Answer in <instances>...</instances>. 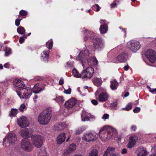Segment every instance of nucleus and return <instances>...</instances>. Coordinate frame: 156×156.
I'll return each mask as SVG.
<instances>
[{
    "instance_id": "f257e3e1",
    "label": "nucleus",
    "mask_w": 156,
    "mask_h": 156,
    "mask_svg": "<svg viewBox=\"0 0 156 156\" xmlns=\"http://www.w3.org/2000/svg\"><path fill=\"white\" fill-rule=\"evenodd\" d=\"M94 35V34L91 32L86 33L84 41L86 42L87 40H92L94 48L98 51H101L105 46V41L102 38L95 37Z\"/></svg>"
},
{
    "instance_id": "f03ea898",
    "label": "nucleus",
    "mask_w": 156,
    "mask_h": 156,
    "mask_svg": "<svg viewBox=\"0 0 156 156\" xmlns=\"http://www.w3.org/2000/svg\"><path fill=\"white\" fill-rule=\"evenodd\" d=\"M52 115V110L48 108L44 110L39 114L37 119L38 122L41 124L46 125L49 122Z\"/></svg>"
},
{
    "instance_id": "7ed1b4c3",
    "label": "nucleus",
    "mask_w": 156,
    "mask_h": 156,
    "mask_svg": "<svg viewBox=\"0 0 156 156\" xmlns=\"http://www.w3.org/2000/svg\"><path fill=\"white\" fill-rule=\"evenodd\" d=\"M31 91L30 88L25 86L22 88L16 90V93L21 98L28 99L31 95Z\"/></svg>"
},
{
    "instance_id": "20e7f679",
    "label": "nucleus",
    "mask_w": 156,
    "mask_h": 156,
    "mask_svg": "<svg viewBox=\"0 0 156 156\" xmlns=\"http://www.w3.org/2000/svg\"><path fill=\"white\" fill-rule=\"evenodd\" d=\"M99 136L102 141H105L110 139L111 137V132L105 127H103L99 132Z\"/></svg>"
},
{
    "instance_id": "39448f33",
    "label": "nucleus",
    "mask_w": 156,
    "mask_h": 156,
    "mask_svg": "<svg viewBox=\"0 0 156 156\" xmlns=\"http://www.w3.org/2000/svg\"><path fill=\"white\" fill-rule=\"evenodd\" d=\"M94 73V70L91 67H87L85 69L83 70L81 74V78L86 79H90Z\"/></svg>"
},
{
    "instance_id": "423d86ee",
    "label": "nucleus",
    "mask_w": 156,
    "mask_h": 156,
    "mask_svg": "<svg viewBox=\"0 0 156 156\" xmlns=\"http://www.w3.org/2000/svg\"><path fill=\"white\" fill-rule=\"evenodd\" d=\"M43 140V137L39 135H34L31 137V140L33 144L37 148H39L42 146Z\"/></svg>"
},
{
    "instance_id": "0eeeda50",
    "label": "nucleus",
    "mask_w": 156,
    "mask_h": 156,
    "mask_svg": "<svg viewBox=\"0 0 156 156\" xmlns=\"http://www.w3.org/2000/svg\"><path fill=\"white\" fill-rule=\"evenodd\" d=\"M128 47L131 51L135 52L138 50L141 47V44L137 41L131 40L127 44Z\"/></svg>"
},
{
    "instance_id": "6e6552de",
    "label": "nucleus",
    "mask_w": 156,
    "mask_h": 156,
    "mask_svg": "<svg viewBox=\"0 0 156 156\" xmlns=\"http://www.w3.org/2000/svg\"><path fill=\"white\" fill-rule=\"evenodd\" d=\"M21 148L27 151H30L33 148V146L28 139H23L21 142Z\"/></svg>"
},
{
    "instance_id": "1a4fd4ad",
    "label": "nucleus",
    "mask_w": 156,
    "mask_h": 156,
    "mask_svg": "<svg viewBox=\"0 0 156 156\" xmlns=\"http://www.w3.org/2000/svg\"><path fill=\"white\" fill-rule=\"evenodd\" d=\"M145 56L152 63H154L156 60V53L152 49L147 50L146 52Z\"/></svg>"
},
{
    "instance_id": "9d476101",
    "label": "nucleus",
    "mask_w": 156,
    "mask_h": 156,
    "mask_svg": "<svg viewBox=\"0 0 156 156\" xmlns=\"http://www.w3.org/2000/svg\"><path fill=\"white\" fill-rule=\"evenodd\" d=\"M97 137V134L95 133H88L84 134L82 139L86 142H90L94 141Z\"/></svg>"
},
{
    "instance_id": "9b49d317",
    "label": "nucleus",
    "mask_w": 156,
    "mask_h": 156,
    "mask_svg": "<svg viewBox=\"0 0 156 156\" xmlns=\"http://www.w3.org/2000/svg\"><path fill=\"white\" fill-rule=\"evenodd\" d=\"M90 54L89 50L86 48L84 51L80 52L76 58V59L83 62V61L86 59Z\"/></svg>"
},
{
    "instance_id": "f8f14e48",
    "label": "nucleus",
    "mask_w": 156,
    "mask_h": 156,
    "mask_svg": "<svg viewBox=\"0 0 156 156\" xmlns=\"http://www.w3.org/2000/svg\"><path fill=\"white\" fill-rule=\"evenodd\" d=\"M17 123L19 126L23 128L27 126L29 124L28 121L23 116H22L18 120Z\"/></svg>"
},
{
    "instance_id": "ddd939ff",
    "label": "nucleus",
    "mask_w": 156,
    "mask_h": 156,
    "mask_svg": "<svg viewBox=\"0 0 156 156\" xmlns=\"http://www.w3.org/2000/svg\"><path fill=\"white\" fill-rule=\"evenodd\" d=\"M128 56V55L127 53L123 52L117 57L116 60L120 62L125 63L127 60Z\"/></svg>"
},
{
    "instance_id": "4468645a",
    "label": "nucleus",
    "mask_w": 156,
    "mask_h": 156,
    "mask_svg": "<svg viewBox=\"0 0 156 156\" xmlns=\"http://www.w3.org/2000/svg\"><path fill=\"white\" fill-rule=\"evenodd\" d=\"M7 140L9 144L13 145L16 141L17 137L14 133H10L7 135Z\"/></svg>"
},
{
    "instance_id": "2eb2a0df",
    "label": "nucleus",
    "mask_w": 156,
    "mask_h": 156,
    "mask_svg": "<svg viewBox=\"0 0 156 156\" xmlns=\"http://www.w3.org/2000/svg\"><path fill=\"white\" fill-rule=\"evenodd\" d=\"M77 102L75 99L72 98L69 100L66 101L65 105V106L69 109L76 106Z\"/></svg>"
},
{
    "instance_id": "dca6fc26",
    "label": "nucleus",
    "mask_w": 156,
    "mask_h": 156,
    "mask_svg": "<svg viewBox=\"0 0 156 156\" xmlns=\"http://www.w3.org/2000/svg\"><path fill=\"white\" fill-rule=\"evenodd\" d=\"M44 86H41V83H39L36 84L33 88V92L35 94H37L44 89Z\"/></svg>"
},
{
    "instance_id": "f3484780",
    "label": "nucleus",
    "mask_w": 156,
    "mask_h": 156,
    "mask_svg": "<svg viewBox=\"0 0 156 156\" xmlns=\"http://www.w3.org/2000/svg\"><path fill=\"white\" fill-rule=\"evenodd\" d=\"M30 131V130L28 128H25L22 130L20 132L21 136L24 139H27V138L30 137L31 134Z\"/></svg>"
},
{
    "instance_id": "a211bd4d",
    "label": "nucleus",
    "mask_w": 156,
    "mask_h": 156,
    "mask_svg": "<svg viewBox=\"0 0 156 156\" xmlns=\"http://www.w3.org/2000/svg\"><path fill=\"white\" fill-rule=\"evenodd\" d=\"M13 84L17 87V90L20 88H22L25 86V84L23 81L18 79H16L14 80L13 81Z\"/></svg>"
},
{
    "instance_id": "6ab92c4d",
    "label": "nucleus",
    "mask_w": 156,
    "mask_h": 156,
    "mask_svg": "<svg viewBox=\"0 0 156 156\" xmlns=\"http://www.w3.org/2000/svg\"><path fill=\"white\" fill-rule=\"evenodd\" d=\"M137 140V139L136 137L131 136L129 139V142L127 145L128 147L130 148L134 147L136 142Z\"/></svg>"
},
{
    "instance_id": "aec40b11",
    "label": "nucleus",
    "mask_w": 156,
    "mask_h": 156,
    "mask_svg": "<svg viewBox=\"0 0 156 156\" xmlns=\"http://www.w3.org/2000/svg\"><path fill=\"white\" fill-rule=\"evenodd\" d=\"M108 95L105 92H103L100 93L98 97V100L100 102H105L108 98Z\"/></svg>"
},
{
    "instance_id": "412c9836",
    "label": "nucleus",
    "mask_w": 156,
    "mask_h": 156,
    "mask_svg": "<svg viewBox=\"0 0 156 156\" xmlns=\"http://www.w3.org/2000/svg\"><path fill=\"white\" fill-rule=\"evenodd\" d=\"M49 53V50L44 51L41 53V59L45 63L47 62L48 61Z\"/></svg>"
},
{
    "instance_id": "4be33fe9",
    "label": "nucleus",
    "mask_w": 156,
    "mask_h": 156,
    "mask_svg": "<svg viewBox=\"0 0 156 156\" xmlns=\"http://www.w3.org/2000/svg\"><path fill=\"white\" fill-rule=\"evenodd\" d=\"M66 125L64 122H60L56 124L54 126V129L57 131H61L64 129L66 127Z\"/></svg>"
},
{
    "instance_id": "5701e85b",
    "label": "nucleus",
    "mask_w": 156,
    "mask_h": 156,
    "mask_svg": "<svg viewBox=\"0 0 156 156\" xmlns=\"http://www.w3.org/2000/svg\"><path fill=\"white\" fill-rule=\"evenodd\" d=\"M65 133H63L60 134L58 137L57 139V144H61L65 141Z\"/></svg>"
},
{
    "instance_id": "b1692460",
    "label": "nucleus",
    "mask_w": 156,
    "mask_h": 156,
    "mask_svg": "<svg viewBox=\"0 0 156 156\" xmlns=\"http://www.w3.org/2000/svg\"><path fill=\"white\" fill-rule=\"evenodd\" d=\"M87 62L89 66H91L96 65L98 62V60L94 57H90L87 59Z\"/></svg>"
},
{
    "instance_id": "393cba45",
    "label": "nucleus",
    "mask_w": 156,
    "mask_h": 156,
    "mask_svg": "<svg viewBox=\"0 0 156 156\" xmlns=\"http://www.w3.org/2000/svg\"><path fill=\"white\" fill-rule=\"evenodd\" d=\"M110 88L112 90H115L117 89L119 83L116 80L114 79L110 81Z\"/></svg>"
},
{
    "instance_id": "a878e982",
    "label": "nucleus",
    "mask_w": 156,
    "mask_h": 156,
    "mask_svg": "<svg viewBox=\"0 0 156 156\" xmlns=\"http://www.w3.org/2000/svg\"><path fill=\"white\" fill-rule=\"evenodd\" d=\"M38 156H48L44 147H42L39 150Z\"/></svg>"
},
{
    "instance_id": "bb28decb",
    "label": "nucleus",
    "mask_w": 156,
    "mask_h": 156,
    "mask_svg": "<svg viewBox=\"0 0 156 156\" xmlns=\"http://www.w3.org/2000/svg\"><path fill=\"white\" fill-rule=\"evenodd\" d=\"M101 81L99 78L95 77L93 79L92 82L95 85L98 87H99L101 84Z\"/></svg>"
},
{
    "instance_id": "cd10ccee",
    "label": "nucleus",
    "mask_w": 156,
    "mask_h": 156,
    "mask_svg": "<svg viewBox=\"0 0 156 156\" xmlns=\"http://www.w3.org/2000/svg\"><path fill=\"white\" fill-rule=\"evenodd\" d=\"M76 149V144H70L69 147L68 149L66 151L64 152V154H66V153L68 154L71 152Z\"/></svg>"
},
{
    "instance_id": "c85d7f7f",
    "label": "nucleus",
    "mask_w": 156,
    "mask_h": 156,
    "mask_svg": "<svg viewBox=\"0 0 156 156\" xmlns=\"http://www.w3.org/2000/svg\"><path fill=\"white\" fill-rule=\"evenodd\" d=\"M108 25L107 24L101 25L100 30L101 34H105L108 30Z\"/></svg>"
},
{
    "instance_id": "c756f323",
    "label": "nucleus",
    "mask_w": 156,
    "mask_h": 156,
    "mask_svg": "<svg viewBox=\"0 0 156 156\" xmlns=\"http://www.w3.org/2000/svg\"><path fill=\"white\" fill-rule=\"evenodd\" d=\"M18 110L16 108H12L9 114V116L11 117H15L16 116V115L18 112Z\"/></svg>"
},
{
    "instance_id": "7c9ffc66",
    "label": "nucleus",
    "mask_w": 156,
    "mask_h": 156,
    "mask_svg": "<svg viewBox=\"0 0 156 156\" xmlns=\"http://www.w3.org/2000/svg\"><path fill=\"white\" fill-rule=\"evenodd\" d=\"M85 129V127L84 126H81L78 128L76 131L75 134L76 135H79L82 133Z\"/></svg>"
},
{
    "instance_id": "2f4dec72",
    "label": "nucleus",
    "mask_w": 156,
    "mask_h": 156,
    "mask_svg": "<svg viewBox=\"0 0 156 156\" xmlns=\"http://www.w3.org/2000/svg\"><path fill=\"white\" fill-rule=\"evenodd\" d=\"M25 31L26 30L22 26L18 27L17 29V32L20 34H24Z\"/></svg>"
},
{
    "instance_id": "473e14b6",
    "label": "nucleus",
    "mask_w": 156,
    "mask_h": 156,
    "mask_svg": "<svg viewBox=\"0 0 156 156\" xmlns=\"http://www.w3.org/2000/svg\"><path fill=\"white\" fill-rule=\"evenodd\" d=\"M53 45V41L52 39H51L46 43V47L49 49H51L52 48Z\"/></svg>"
},
{
    "instance_id": "72a5a7b5",
    "label": "nucleus",
    "mask_w": 156,
    "mask_h": 156,
    "mask_svg": "<svg viewBox=\"0 0 156 156\" xmlns=\"http://www.w3.org/2000/svg\"><path fill=\"white\" fill-rule=\"evenodd\" d=\"M147 152L146 150H142L137 154V156H147Z\"/></svg>"
},
{
    "instance_id": "f704fd0d",
    "label": "nucleus",
    "mask_w": 156,
    "mask_h": 156,
    "mask_svg": "<svg viewBox=\"0 0 156 156\" xmlns=\"http://www.w3.org/2000/svg\"><path fill=\"white\" fill-rule=\"evenodd\" d=\"M54 100H55L58 103H62L64 101L63 96H59L56 97V98L54 99Z\"/></svg>"
},
{
    "instance_id": "c9c22d12",
    "label": "nucleus",
    "mask_w": 156,
    "mask_h": 156,
    "mask_svg": "<svg viewBox=\"0 0 156 156\" xmlns=\"http://www.w3.org/2000/svg\"><path fill=\"white\" fill-rule=\"evenodd\" d=\"M132 103L131 102L129 103L126 105V107L123 108L122 109L123 110L128 111L132 109Z\"/></svg>"
},
{
    "instance_id": "e433bc0d",
    "label": "nucleus",
    "mask_w": 156,
    "mask_h": 156,
    "mask_svg": "<svg viewBox=\"0 0 156 156\" xmlns=\"http://www.w3.org/2000/svg\"><path fill=\"white\" fill-rule=\"evenodd\" d=\"M98 151L96 150H92L89 154V156H98Z\"/></svg>"
},
{
    "instance_id": "4c0bfd02",
    "label": "nucleus",
    "mask_w": 156,
    "mask_h": 156,
    "mask_svg": "<svg viewBox=\"0 0 156 156\" xmlns=\"http://www.w3.org/2000/svg\"><path fill=\"white\" fill-rule=\"evenodd\" d=\"M73 74L76 77L81 78V74L79 73V72L76 69H74L72 71Z\"/></svg>"
},
{
    "instance_id": "58836bf2",
    "label": "nucleus",
    "mask_w": 156,
    "mask_h": 156,
    "mask_svg": "<svg viewBox=\"0 0 156 156\" xmlns=\"http://www.w3.org/2000/svg\"><path fill=\"white\" fill-rule=\"evenodd\" d=\"M115 150V148L109 147L107 149V150L105 151L104 154V156H107L108 154L111 151H113Z\"/></svg>"
},
{
    "instance_id": "ea45409f",
    "label": "nucleus",
    "mask_w": 156,
    "mask_h": 156,
    "mask_svg": "<svg viewBox=\"0 0 156 156\" xmlns=\"http://www.w3.org/2000/svg\"><path fill=\"white\" fill-rule=\"evenodd\" d=\"M11 49L7 47L5 53V56H8L11 53Z\"/></svg>"
},
{
    "instance_id": "a19ab883",
    "label": "nucleus",
    "mask_w": 156,
    "mask_h": 156,
    "mask_svg": "<svg viewBox=\"0 0 156 156\" xmlns=\"http://www.w3.org/2000/svg\"><path fill=\"white\" fill-rule=\"evenodd\" d=\"M92 9L96 12H98L100 10V7L97 4H95L92 7Z\"/></svg>"
},
{
    "instance_id": "79ce46f5",
    "label": "nucleus",
    "mask_w": 156,
    "mask_h": 156,
    "mask_svg": "<svg viewBox=\"0 0 156 156\" xmlns=\"http://www.w3.org/2000/svg\"><path fill=\"white\" fill-rule=\"evenodd\" d=\"M19 14L21 16H26L28 14V13L25 10H21L20 11Z\"/></svg>"
},
{
    "instance_id": "37998d69",
    "label": "nucleus",
    "mask_w": 156,
    "mask_h": 156,
    "mask_svg": "<svg viewBox=\"0 0 156 156\" xmlns=\"http://www.w3.org/2000/svg\"><path fill=\"white\" fill-rule=\"evenodd\" d=\"M22 18H21L20 19H17L16 20L15 24L16 26L18 27L20 25V21L22 20Z\"/></svg>"
},
{
    "instance_id": "c03bdc74",
    "label": "nucleus",
    "mask_w": 156,
    "mask_h": 156,
    "mask_svg": "<svg viewBox=\"0 0 156 156\" xmlns=\"http://www.w3.org/2000/svg\"><path fill=\"white\" fill-rule=\"evenodd\" d=\"M81 119L82 121H85L90 120V118L87 116H83L82 115H81Z\"/></svg>"
},
{
    "instance_id": "a18cd8bd",
    "label": "nucleus",
    "mask_w": 156,
    "mask_h": 156,
    "mask_svg": "<svg viewBox=\"0 0 156 156\" xmlns=\"http://www.w3.org/2000/svg\"><path fill=\"white\" fill-rule=\"evenodd\" d=\"M117 103L116 102H115L112 103L111 104V107L112 108L115 109L117 106Z\"/></svg>"
},
{
    "instance_id": "49530a36",
    "label": "nucleus",
    "mask_w": 156,
    "mask_h": 156,
    "mask_svg": "<svg viewBox=\"0 0 156 156\" xmlns=\"http://www.w3.org/2000/svg\"><path fill=\"white\" fill-rule=\"evenodd\" d=\"M71 92V89L70 88H69L67 90H65L64 91V93L66 94H70Z\"/></svg>"
},
{
    "instance_id": "de8ad7c7",
    "label": "nucleus",
    "mask_w": 156,
    "mask_h": 156,
    "mask_svg": "<svg viewBox=\"0 0 156 156\" xmlns=\"http://www.w3.org/2000/svg\"><path fill=\"white\" fill-rule=\"evenodd\" d=\"M140 110V107H136L133 110V112L135 113H137L139 112Z\"/></svg>"
},
{
    "instance_id": "09e8293b",
    "label": "nucleus",
    "mask_w": 156,
    "mask_h": 156,
    "mask_svg": "<svg viewBox=\"0 0 156 156\" xmlns=\"http://www.w3.org/2000/svg\"><path fill=\"white\" fill-rule=\"evenodd\" d=\"M137 129V127L135 125H132L130 127V130L131 131H135Z\"/></svg>"
},
{
    "instance_id": "8fccbe9b",
    "label": "nucleus",
    "mask_w": 156,
    "mask_h": 156,
    "mask_svg": "<svg viewBox=\"0 0 156 156\" xmlns=\"http://www.w3.org/2000/svg\"><path fill=\"white\" fill-rule=\"evenodd\" d=\"M25 108V105L24 104H22L21 105L19 109L21 111H23Z\"/></svg>"
},
{
    "instance_id": "3c124183",
    "label": "nucleus",
    "mask_w": 156,
    "mask_h": 156,
    "mask_svg": "<svg viewBox=\"0 0 156 156\" xmlns=\"http://www.w3.org/2000/svg\"><path fill=\"white\" fill-rule=\"evenodd\" d=\"M24 39L23 37H20L19 40V42L20 44H22L24 41Z\"/></svg>"
},
{
    "instance_id": "603ef678",
    "label": "nucleus",
    "mask_w": 156,
    "mask_h": 156,
    "mask_svg": "<svg viewBox=\"0 0 156 156\" xmlns=\"http://www.w3.org/2000/svg\"><path fill=\"white\" fill-rule=\"evenodd\" d=\"M92 103L94 105H98V102L97 101L95 100H92L91 101Z\"/></svg>"
},
{
    "instance_id": "864d4df0",
    "label": "nucleus",
    "mask_w": 156,
    "mask_h": 156,
    "mask_svg": "<svg viewBox=\"0 0 156 156\" xmlns=\"http://www.w3.org/2000/svg\"><path fill=\"white\" fill-rule=\"evenodd\" d=\"M5 68L7 69H9L10 68V66L9 62H7L4 65Z\"/></svg>"
},
{
    "instance_id": "5fc2aeb1",
    "label": "nucleus",
    "mask_w": 156,
    "mask_h": 156,
    "mask_svg": "<svg viewBox=\"0 0 156 156\" xmlns=\"http://www.w3.org/2000/svg\"><path fill=\"white\" fill-rule=\"evenodd\" d=\"M64 80L62 78H61L59 80V84L60 85H62L64 83Z\"/></svg>"
},
{
    "instance_id": "6e6d98bb",
    "label": "nucleus",
    "mask_w": 156,
    "mask_h": 156,
    "mask_svg": "<svg viewBox=\"0 0 156 156\" xmlns=\"http://www.w3.org/2000/svg\"><path fill=\"white\" fill-rule=\"evenodd\" d=\"M109 115L107 114H105L103 117L102 118L105 119H107L109 117Z\"/></svg>"
},
{
    "instance_id": "4d7b16f0",
    "label": "nucleus",
    "mask_w": 156,
    "mask_h": 156,
    "mask_svg": "<svg viewBox=\"0 0 156 156\" xmlns=\"http://www.w3.org/2000/svg\"><path fill=\"white\" fill-rule=\"evenodd\" d=\"M116 5V3L113 2L110 5V6L111 8H113L115 7Z\"/></svg>"
},
{
    "instance_id": "13d9d810",
    "label": "nucleus",
    "mask_w": 156,
    "mask_h": 156,
    "mask_svg": "<svg viewBox=\"0 0 156 156\" xmlns=\"http://www.w3.org/2000/svg\"><path fill=\"white\" fill-rule=\"evenodd\" d=\"M149 91L152 93H156V88L150 89V90H149Z\"/></svg>"
},
{
    "instance_id": "bf43d9fd",
    "label": "nucleus",
    "mask_w": 156,
    "mask_h": 156,
    "mask_svg": "<svg viewBox=\"0 0 156 156\" xmlns=\"http://www.w3.org/2000/svg\"><path fill=\"white\" fill-rule=\"evenodd\" d=\"M153 153L156 154V146H154L152 150Z\"/></svg>"
},
{
    "instance_id": "052dcab7",
    "label": "nucleus",
    "mask_w": 156,
    "mask_h": 156,
    "mask_svg": "<svg viewBox=\"0 0 156 156\" xmlns=\"http://www.w3.org/2000/svg\"><path fill=\"white\" fill-rule=\"evenodd\" d=\"M129 66H128V65H127L125 66H124L123 69L127 71L129 69Z\"/></svg>"
},
{
    "instance_id": "680f3d73",
    "label": "nucleus",
    "mask_w": 156,
    "mask_h": 156,
    "mask_svg": "<svg viewBox=\"0 0 156 156\" xmlns=\"http://www.w3.org/2000/svg\"><path fill=\"white\" fill-rule=\"evenodd\" d=\"M127 153V150L126 148H124L122 150L121 153L122 154H126Z\"/></svg>"
},
{
    "instance_id": "e2e57ef3",
    "label": "nucleus",
    "mask_w": 156,
    "mask_h": 156,
    "mask_svg": "<svg viewBox=\"0 0 156 156\" xmlns=\"http://www.w3.org/2000/svg\"><path fill=\"white\" fill-rule=\"evenodd\" d=\"M44 79V78L43 77H38V78H37L36 79L37 80H38L39 81H41L43 80Z\"/></svg>"
},
{
    "instance_id": "0e129e2a",
    "label": "nucleus",
    "mask_w": 156,
    "mask_h": 156,
    "mask_svg": "<svg viewBox=\"0 0 156 156\" xmlns=\"http://www.w3.org/2000/svg\"><path fill=\"white\" fill-rule=\"evenodd\" d=\"M105 21L106 20H101L100 21V23L101 24L105 23Z\"/></svg>"
},
{
    "instance_id": "69168bd1",
    "label": "nucleus",
    "mask_w": 156,
    "mask_h": 156,
    "mask_svg": "<svg viewBox=\"0 0 156 156\" xmlns=\"http://www.w3.org/2000/svg\"><path fill=\"white\" fill-rule=\"evenodd\" d=\"M129 95V93L128 92H126V93L124 95V96L125 97H126L128 96Z\"/></svg>"
},
{
    "instance_id": "338daca9",
    "label": "nucleus",
    "mask_w": 156,
    "mask_h": 156,
    "mask_svg": "<svg viewBox=\"0 0 156 156\" xmlns=\"http://www.w3.org/2000/svg\"><path fill=\"white\" fill-rule=\"evenodd\" d=\"M119 28H120V29H122V30L123 31L124 33L126 32V31L125 29H123V28H121V27H119Z\"/></svg>"
},
{
    "instance_id": "774afa93",
    "label": "nucleus",
    "mask_w": 156,
    "mask_h": 156,
    "mask_svg": "<svg viewBox=\"0 0 156 156\" xmlns=\"http://www.w3.org/2000/svg\"><path fill=\"white\" fill-rule=\"evenodd\" d=\"M110 156H117V155L115 153H113L111 154Z\"/></svg>"
}]
</instances>
